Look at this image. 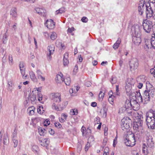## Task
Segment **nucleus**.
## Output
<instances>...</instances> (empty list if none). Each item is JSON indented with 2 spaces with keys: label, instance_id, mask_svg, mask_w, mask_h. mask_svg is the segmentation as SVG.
<instances>
[{
  "label": "nucleus",
  "instance_id": "f257e3e1",
  "mask_svg": "<svg viewBox=\"0 0 155 155\" xmlns=\"http://www.w3.org/2000/svg\"><path fill=\"white\" fill-rule=\"evenodd\" d=\"M146 90L144 91L142 95H141L140 93H139V98H140V102H143L144 104H147L148 103L150 100V96L152 92H154L153 91L150 90V88H152L153 86L150 84L149 81L146 82Z\"/></svg>",
  "mask_w": 155,
  "mask_h": 155
},
{
  "label": "nucleus",
  "instance_id": "f03ea898",
  "mask_svg": "<svg viewBox=\"0 0 155 155\" xmlns=\"http://www.w3.org/2000/svg\"><path fill=\"white\" fill-rule=\"evenodd\" d=\"M135 138L133 133L128 134L124 139V143L125 145L128 147H132L135 144Z\"/></svg>",
  "mask_w": 155,
  "mask_h": 155
},
{
  "label": "nucleus",
  "instance_id": "7ed1b4c3",
  "mask_svg": "<svg viewBox=\"0 0 155 155\" xmlns=\"http://www.w3.org/2000/svg\"><path fill=\"white\" fill-rule=\"evenodd\" d=\"M121 128L123 130L127 131L130 130V128L132 126V121L131 120L123 119L121 120Z\"/></svg>",
  "mask_w": 155,
  "mask_h": 155
},
{
  "label": "nucleus",
  "instance_id": "20e7f679",
  "mask_svg": "<svg viewBox=\"0 0 155 155\" xmlns=\"http://www.w3.org/2000/svg\"><path fill=\"white\" fill-rule=\"evenodd\" d=\"M147 143V146L150 148L154 147V139L152 134L149 133H147L146 134Z\"/></svg>",
  "mask_w": 155,
  "mask_h": 155
},
{
  "label": "nucleus",
  "instance_id": "39448f33",
  "mask_svg": "<svg viewBox=\"0 0 155 155\" xmlns=\"http://www.w3.org/2000/svg\"><path fill=\"white\" fill-rule=\"evenodd\" d=\"M143 26L145 31L147 33H149L151 31L153 25L152 22L148 20L145 21L143 23Z\"/></svg>",
  "mask_w": 155,
  "mask_h": 155
},
{
  "label": "nucleus",
  "instance_id": "423d86ee",
  "mask_svg": "<svg viewBox=\"0 0 155 155\" xmlns=\"http://www.w3.org/2000/svg\"><path fill=\"white\" fill-rule=\"evenodd\" d=\"M146 13L147 17L150 18L153 16V11L150 2H148L146 4Z\"/></svg>",
  "mask_w": 155,
  "mask_h": 155
},
{
  "label": "nucleus",
  "instance_id": "0eeeda50",
  "mask_svg": "<svg viewBox=\"0 0 155 155\" xmlns=\"http://www.w3.org/2000/svg\"><path fill=\"white\" fill-rule=\"evenodd\" d=\"M129 65L131 71L137 69L139 65L138 60L135 58H132L130 62Z\"/></svg>",
  "mask_w": 155,
  "mask_h": 155
},
{
  "label": "nucleus",
  "instance_id": "6e6552de",
  "mask_svg": "<svg viewBox=\"0 0 155 155\" xmlns=\"http://www.w3.org/2000/svg\"><path fill=\"white\" fill-rule=\"evenodd\" d=\"M143 121L140 118H138L137 121L134 122L133 128L134 130L139 131V128H141L142 126Z\"/></svg>",
  "mask_w": 155,
  "mask_h": 155
},
{
  "label": "nucleus",
  "instance_id": "1a4fd4ad",
  "mask_svg": "<svg viewBox=\"0 0 155 155\" xmlns=\"http://www.w3.org/2000/svg\"><path fill=\"white\" fill-rule=\"evenodd\" d=\"M147 124L148 128L153 129L155 127V118H148L146 119Z\"/></svg>",
  "mask_w": 155,
  "mask_h": 155
},
{
  "label": "nucleus",
  "instance_id": "9d476101",
  "mask_svg": "<svg viewBox=\"0 0 155 155\" xmlns=\"http://www.w3.org/2000/svg\"><path fill=\"white\" fill-rule=\"evenodd\" d=\"M141 27H140L137 25L133 26L131 30L133 33H134V35L137 36H140L141 35Z\"/></svg>",
  "mask_w": 155,
  "mask_h": 155
},
{
  "label": "nucleus",
  "instance_id": "9b49d317",
  "mask_svg": "<svg viewBox=\"0 0 155 155\" xmlns=\"http://www.w3.org/2000/svg\"><path fill=\"white\" fill-rule=\"evenodd\" d=\"M152 38L150 40L149 43H148V41H145V45L147 48L149 49V48H151V47L154 49L155 48V37L152 36Z\"/></svg>",
  "mask_w": 155,
  "mask_h": 155
},
{
  "label": "nucleus",
  "instance_id": "f8f14e48",
  "mask_svg": "<svg viewBox=\"0 0 155 155\" xmlns=\"http://www.w3.org/2000/svg\"><path fill=\"white\" fill-rule=\"evenodd\" d=\"M51 98L54 102L59 103L61 101V95L59 93L52 94Z\"/></svg>",
  "mask_w": 155,
  "mask_h": 155
},
{
  "label": "nucleus",
  "instance_id": "ddd939ff",
  "mask_svg": "<svg viewBox=\"0 0 155 155\" xmlns=\"http://www.w3.org/2000/svg\"><path fill=\"white\" fill-rule=\"evenodd\" d=\"M45 25L49 29H53L54 28L55 23L52 19L47 20L45 23Z\"/></svg>",
  "mask_w": 155,
  "mask_h": 155
},
{
  "label": "nucleus",
  "instance_id": "4468645a",
  "mask_svg": "<svg viewBox=\"0 0 155 155\" xmlns=\"http://www.w3.org/2000/svg\"><path fill=\"white\" fill-rule=\"evenodd\" d=\"M47 50L49 51L47 53V57L49 60H51V55L53 54L54 51V47L53 45L48 46Z\"/></svg>",
  "mask_w": 155,
  "mask_h": 155
},
{
  "label": "nucleus",
  "instance_id": "2eb2a0df",
  "mask_svg": "<svg viewBox=\"0 0 155 155\" xmlns=\"http://www.w3.org/2000/svg\"><path fill=\"white\" fill-rule=\"evenodd\" d=\"M146 80L144 76H140L137 78V82H139L137 87L139 88L140 89L142 88L143 86V84L142 82H144Z\"/></svg>",
  "mask_w": 155,
  "mask_h": 155
},
{
  "label": "nucleus",
  "instance_id": "dca6fc26",
  "mask_svg": "<svg viewBox=\"0 0 155 155\" xmlns=\"http://www.w3.org/2000/svg\"><path fill=\"white\" fill-rule=\"evenodd\" d=\"M133 42L136 45H139L141 43L140 36L134 35L132 37Z\"/></svg>",
  "mask_w": 155,
  "mask_h": 155
},
{
  "label": "nucleus",
  "instance_id": "f3484780",
  "mask_svg": "<svg viewBox=\"0 0 155 155\" xmlns=\"http://www.w3.org/2000/svg\"><path fill=\"white\" fill-rule=\"evenodd\" d=\"M39 141L41 143V145L43 146H46L50 143L49 139L48 138L41 139V138H40L39 139Z\"/></svg>",
  "mask_w": 155,
  "mask_h": 155
},
{
  "label": "nucleus",
  "instance_id": "a211bd4d",
  "mask_svg": "<svg viewBox=\"0 0 155 155\" xmlns=\"http://www.w3.org/2000/svg\"><path fill=\"white\" fill-rule=\"evenodd\" d=\"M125 87L127 94L130 95L131 92L132 85L129 82L126 83Z\"/></svg>",
  "mask_w": 155,
  "mask_h": 155
},
{
  "label": "nucleus",
  "instance_id": "6ab92c4d",
  "mask_svg": "<svg viewBox=\"0 0 155 155\" xmlns=\"http://www.w3.org/2000/svg\"><path fill=\"white\" fill-rule=\"evenodd\" d=\"M35 10L38 14L41 15L44 17L46 16V11L45 9L37 8L35 9Z\"/></svg>",
  "mask_w": 155,
  "mask_h": 155
},
{
  "label": "nucleus",
  "instance_id": "aec40b11",
  "mask_svg": "<svg viewBox=\"0 0 155 155\" xmlns=\"http://www.w3.org/2000/svg\"><path fill=\"white\" fill-rule=\"evenodd\" d=\"M154 111L152 109H150L148 112L146 114V118H155V117H154L155 116Z\"/></svg>",
  "mask_w": 155,
  "mask_h": 155
},
{
  "label": "nucleus",
  "instance_id": "412c9836",
  "mask_svg": "<svg viewBox=\"0 0 155 155\" xmlns=\"http://www.w3.org/2000/svg\"><path fill=\"white\" fill-rule=\"evenodd\" d=\"M132 107V104H131V101L129 100H126L124 106V108H125V110H127L129 108H131Z\"/></svg>",
  "mask_w": 155,
  "mask_h": 155
},
{
  "label": "nucleus",
  "instance_id": "4be33fe9",
  "mask_svg": "<svg viewBox=\"0 0 155 155\" xmlns=\"http://www.w3.org/2000/svg\"><path fill=\"white\" fill-rule=\"evenodd\" d=\"M48 130L47 129L46 130L43 128L40 127L38 129V132L40 135L44 136L47 133Z\"/></svg>",
  "mask_w": 155,
  "mask_h": 155
},
{
  "label": "nucleus",
  "instance_id": "5701e85b",
  "mask_svg": "<svg viewBox=\"0 0 155 155\" xmlns=\"http://www.w3.org/2000/svg\"><path fill=\"white\" fill-rule=\"evenodd\" d=\"M10 15L14 18H16L17 17V9L16 8L14 7L11 9L10 11Z\"/></svg>",
  "mask_w": 155,
  "mask_h": 155
},
{
  "label": "nucleus",
  "instance_id": "b1692460",
  "mask_svg": "<svg viewBox=\"0 0 155 155\" xmlns=\"http://www.w3.org/2000/svg\"><path fill=\"white\" fill-rule=\"evenodd\" d=\"M55 80L57 83H61L64 81V78H62L61 75L58 74L56 75Z\"/></svg>",
  "mask_w": 155,
  "mask_h": 155
},
{
  "label": "nucleus",
  "instance_id": "393cba45",
  "mask_svg": "<svg viewBox=\"0 0 155 155\" xmlns=\"http://www.w3.org/2000/svg\"><path fill=\"white\" fill-rule=\"evenodd\" d=\"M3 143L4 145H7L9 143V138L7 134H4L3 137Z\"/></svg>",
  "mask_w": 155,
  "mask_h": 155
},
{
  "label": "nucleus",
  "instance_id": "a878e982",
  "mask_svg": "<svg viewBox=\"0 0 155 155\" xmlns=\"http://www.w3.org/2000/svg\"><path fill=\"white\" fill-rule=\"evenodd\" d=\"M59 107L58 106H56V104L55 103H53L52 105V108H53V107H54V108L56 110H62L63 108L64 107V106H63V105L61 106L60 104L59 105Z\"/></svg>",
  "mask_w": 155,
  "mask_h": 155
},
{
  "label": "nucleus",
  "instance_id": "bb28decb",
  "mask_svg": "<svg viewBox=\"0 0 155 155\" xmlns=\"http://www.w3.org/2000/svg\"><path fill=\"white\" fill-rule=\"evenodd\" d=\"M31 78L33 81L37 82V79L35 75V74L32 71H31L29 73Z\"/></svg>",
  "mask_w": 155,
  "mask_h": 155
},
{
  "label": "nucleus",
  "instance_id": "cd10ccee",
  "mask_svg": "<svg viewBox=\"0 0 155 155\" xmlns=\"http://www.w3.org/2000/svg\"><path fill=\"white\" fill-rule=\"evenodd\" d=\"M120 42V40L119 38H118L116 43L114 44L113 46V48L115 49H117L119 45Z\"/></svg>",
  "mask_w": 155,
  "mask_h": 155
},
{
  "label": "nucleus",
  "instance_id": "c85d7f7f",
  "mask_svg": "<svg viewBox=\"0 0 155 155\" xmlns=\"http://www.w3.org/2000/svg\"><path fill=\"white\" fill-rule=\"evenodd\" d=\"M30 96V99L31 102L35 103L36 101V95H34V94H33L31 95H29V97Z\"/></svg>",
  "mask_w": 155,
  "mask_h": 155
},
{
  "label": "nucleus",
  "instance_id": "c756f323",
  "mask_svg": "<svg viewBox=\"0 0 155 155\" xmlns=\"http://www.w3.org/2000/svg\"><path fill=\"white\" fill-rule=\"evenodd\" d=\"M8 89L11 91H12L13 89V86L14 84L11 81H8Z\"/></svg>",
  "mask_w": 155,
  "mask_h": 155
},
{
  "label": "nucleus",
  "instance_id": "7c9ffc66",
  "mask_svg": "<svg viewBox=\"0 0 155 155\" xmlns=\"http://www.w3.org/2000/svg\"><path fill=\"white\" fill-rule=\"evenodd\" d=\"M42 97L43 95L41 93H38L37 95L38 100L41 103H43L44 102V101H42Z\"/></svg>",
  "mask_w": 155,
  "mask_h": 155
},
{
  "label": "nucleus",
  "instance_id": "2f4dec72",
  "mask_svg": "<svg viewBox=\"0 0 155 155\" xmlns=\"http://www.w3.org/2000/svg\"><path fill=\"white\" fill-rule=\"evenodd\" d=\"M64 81L66 85H69L70 84L71 81L69 77H68L66 78L65 79H64Z\"/></svg>",
  "mask_w": 155,
  "mask_h": 155
},
{
  "label": "nucleus",
  "instance_id": "473e14b6",
  "mask_svg": "<svg viewBox=\"0 0 155 155\" xmlns=\"http://www.w3.org/2000/svg\"><path fill=\"white\" fill-rule=\"evenodd\" d=\"M65 12V8L64 7H62L60 8L58 10L56 11V14H58L60 13L61 14Z\"/></svg>",
  "mask_w": 155,
  "mask_h": 155
},
{
  "label": "nucleus",
  "instance_id": "72a5a7b5",
  "mask_svg": "<svg viewBox=\"0 0 155 155\" xmlns=\"http://www.w3.org/2000/svg\"><path fill=\"white\" fill-rule=\"evenodd\" d=\"M7 32V30L6 31V33L4 34L3 36L2 41L3 42L4 44H5L6 43L7 41V40L8 36L6 35V33Z\"/></svg>",
  "mask_w": 155,
  "mask_h": 155
},
{
  "label": "nucleus",
  "instance_id": "f704fd0d",
  "mask_svg": "<svg viewBox=\"0 0 155 155\" xmlns=\"http://www.w3.org/2000/svg\"><path fill=\"white\" fill-rule=\"evenodd\" d=\"M57 37V35L56 33L53 32L50 35V38L52 40H54Z\"/></svg>",
  "mask_w": 155,
  "mask_h": 155
},
{
  "label": "nucleus",
  "instance_id": "c9c22d12",
  "mask_svg": "<svg viewBox=\"0 0 155 155\" xmlns=\"http://www.w3.org/2000/svg\"><path fill=\"white\" fill-rule=\"evenodd\" d=\"M37 111L38 113L41 114H42L44 111V110H43V107L40 106L39 108H38Z\"/></svg>",
  "mask_w": 155,
  "mask_h": 155
},
{
  "label": "nucleus",
  "instance_id": "e433bc0d",
  "mask_svg": "<svg viewBox=\"0 0 155 155\" xmlns=\"http://www.w3.org/2000/svg\"><path fill=\"white\" fill-rule=\"evenodd\" d=\"M70 113L71 115H77L78 114V111L77 109H74L71 110Z\"/></svg>",
  "mask_w": 155,
  "mask_h": 155
},
{
  "label": "nucleus",
  "instance_id": "4c0bfd02",
  "mask_svg": "<svg viewBox=\"0 0 155 155\" xmlns=\"http://www.w3.org/2000/svg\"><path fill=\"white\" fill-rule=\"evenodd\" d=\"M9 63L10 65H12L13 64V58L12 55H9L8 56Z\"/></svg>",
  "mask_w": 155,
  "mask_h": 155
},
{
  "label": "nucleus",
  "instance_id": "58836bf2",
  "mask_svg": "<svg viewBox=\"0 0 155 155\" xmlns=\"http://www.w3.org/2000/svg\"><path fill=\"white\" fill-rule=\"evenodd\" d=\"M104 96V93L102 92L101 91L100 92L99 94V100L102 101Z\"/></svg>",
  "mask_w": 155,
  "mask_h": 155
},
{
  "label": "nucleus",
  "instance_id": "ea45409f",
  "mask_svg": "<svg viewBox=\"0 0 155 155\" xmlns=\"http://www.w3.org/2000/svg\"><path fill=\"white\" fill-rule=\"evenodd\" d=\"M114 96H113L111 95L108 98L109 102L111 104H112L113 103L114 99Z\"/></svg>",
  "mask_w": 155,
  "mask_h": 155
},
{
  "label": "nucleus",
  "instance_id": "a19ab883",
  "mask_svg": "<svg viewBox=\"0 0 155 155\" xmlns=\"http://www.w3.org/2000/svg\"><path fill=\"white\" fill-rule=\"evenodd\" d=\"M145 1L144 0H141L140 1L138 7H144L145 4Z\"/></svg>",
  "mask_w": 155,
  "mask_h": 155
},
{
  "label": "nucleus",
  "instance_id": "79ce46f5",
  "mask_svg": "<svg viewBox=\"0 0 155 155\" xmlns=\"http://www.w3.org/2000/svg\"><path fill=\"white\" fill-rule=\"evenodd\" d=\"M94 141V137L92 136H90L88 138L87 143H90Z\"/></svg>",
  "mask_w": 155,
  "mask_h": 155
},
{
  "label": "nucleus",
  "instance_id": "37998d69",
  "mask_svg": "<svg viewBox=\"0 0 155 155\" xmlns=\"http://www.w3.org/2000/svg\"><path fill=\"white\" fill-rule=\"evenodd\" d=\"M138 11L139 13V14L140 15H142L143 12L144 11V7H138Z\"/></svg>",
  "mask_w": 155,
  "mask_h": 155
},
{
  "label": "nucleus",
  "instance_id": "c03bdc74",
  "mask_svg": "<svg viewBox=\"0 0 155 155\" xmlns=\"http://www.w3.org/2000/svg\"><path fill=\"white\" fill-rule=\"evenodd\" d=\"M14 143L13 147L15 148L17 146L18 144V140L15 139H12Z\"/></svg>",
  "mask_w": 155,
  "mask_h": 155
},
{
  "label": "nucleus",
  "instance_id": "a18cd8bd",
  "mask_svg": "<svg viewBox=\"0 0 155 155\" xmlns=\"http://www.w3.org/2000/svg\"><path fill=\"white\" fill-rule=\"evenodd\" d=\"M78 65L76 64L74 68L73 72V74H76L78 71Z\"/></svg>",
  "mask_w": 155,
  "mask_h": 155
},
{
  "label": "nucleus",
  "instance_id": "49530a36",
  "mask_svg": "<svg viewBox=\"0 0 155 155\" xmlns=\"http://www.w3.org/2000/svg\"><path fill=\"white\" fill-rule=\"evenodd\" d=\"M69 61L68 58H63V64L65 66L67 65L69 63Z\"/></svg>",
  "mask_w": 155,
  "mask_h": 155
},
{
  "label": "nucleus",
  "instance_id": "de8ad7c7",
  "mask_svg": "<svg viewBox=\"0 0 155 155\" xmlns=\"http://www.w3.org/2000/svg\"><path fill=\"white\" fill-rule=\"evenodd\" d=\"M117 82V79L116 77H112L110 82L112 84H115Z\"/></svg>",
  "mask_w": 155,
  "mask_h": 155
},
{
  "label": "nucleus",
  "instance_id": "09e8293b",
  "mask_svg": "<svg viewBox=\"0 0 155 155\" xmlns=\"http://www.w3.org/2000/svg\"><path fill=\"white\" fill-rule=\"evenodd\" d=\"M54 125L55 127L58 128H60L61 127V124L58 122L55 123Z\"/></svg>",
  "mask_w": 155,
  "mask_h": 155
},
{
  "label": "nucleus",
  "instance_id": "8fccbe9b",
  "mask_svg": "<svg viewBox=\"0 0 155 155\" xmlns=\"http://www.w3.org/2000/svg\"><path fill=\"white\" fill-rule=\"evenodd\" d=\"M117 143V137H116L113 140V146L114 147H115L116 144Z\"/></svg>",
  "mask_w": 155,
  "mask_h": 155
},
{
  "label": "nucleus",
  "instance_id": "3c124183",
  "mask_svg": "<svg viewBox=\"0 0 155 155\" xmlns=\"http://www.w3.org/2000/svg\"><path fill=\"white\" fill-rule=\"evenodd\" d=\"M50 124V121L49 120L47 119L45 121L44 123V125L45 126H47L49 125Z\"/></svg>",
  "mask_w": 155,
  "mask_h": 155
},
{
  "label": "nucleus",
  "instance_id": "603ef678",
  "mask_svg": "<svg viewBox=\"0 0 155 155\" xmlns=\"http://www.w3.org/2000/svg\"><path fill=\"white\" fill-rule=\"evenodd\" d=\"M101 113L103 112V115L105 116V117L107 115V111L106 109L104 108L103 110H101V111L100 112Z\"/></svg>",
  "mask_w": 155,
  "mask_h": 155
},
{
  "label": "nucleus",
  "instance_id": "864d4df0",
  "mask_svg": "<svg viewBox=\"0 0 155 155\" xmlns=\"http://www.w3.org/2000/svg\"><path fill=\"white\" fill-rule=\"evenodd\" d=\"M116 94L117 95H119L120 94L119 90V86L118 85H116Z\"/></svg>",
  "mask_w": 155,
  "mask_h": 155
},
{
  "label": "nucleus",
  "instance_id": "5fc2aeb1",
  "mask_svg": "<svg viewBox=\"0 0 155 155\" xmlns=\"http://www.w3.org/2000/svg\"><path fill=\"white\" fill-rule=\"evenodd\" d=\"M79 88V87H78L77 86L76 87V91H74V92L73 91V88H72L71 90H70V92H71V91H72V93H76L78 90Z\"/></svg>",
  "mask_w": 155,
  "mask_h": 155
},
{
  "label": "nucleus",
  "instance_id": "6e6d98bb",
  "mask_svg": "<svg viewBox=\"0 0 155 155\" xmlns=\"http://www.w3.org/2000/svg\"><path fill=\"white\" fill-rule=\"evenodd\" d=\"M49 133L51 135L54 134V131L52 129L50 128L48 130Z\"/></svg>",
  "mask_w": 155,
  "mask_h": 155
},
{
  "label": "nucleus",
  "instance_id": "4d7b16f0",
  "mask_svg": "<svg viewBox=\"0 0 155 155\" xmlns=\"http://www.w3.org/2000/svg\"><path fill=\"white\" fill-rule=\"evenodd\" d=\"M81 20L83 22H86L87 21L88 19L87 18L85 17H84L82 18Z\"/></svg>",
  "mask_w": 155,
  "mask_h": 155
},
{
  "label": "nucleus",
  "instance_id": "13d9d810",
  "mask_svg": "<svg viewBox=\"0 0 155 155\" xmlns=\"http://www.w3.org/2000/svg\"><path fill=\"white\" fill-rule=\"evenodd\" d=\"M91 84V83L90 81H87L85 83V85L87 87H89Z\"/></svg>",
  "mask_w": 155,
  "mask_h": 155
},
{
  "label": "nucleus",
  "instance_id": "bf43d9fd",
  "mask_svg": "<svg viewBox=\"0 0 155 155\" xmlns=\"http://www.w3.org/2000/svg\"><path fill=\"white\" fill-rule=\"evenodd\" d=\"M17 130L15 129V130H14V132H13V138L12 139H15V137L16 136V134H17Z\"/></svg>",
  "mask_w": 155,
  "mask_h": 155
},
{
  "label": "nucleus",
  "instance_id": "052dcab7",
  "mask_svg": "<svg viewBox=\"0 0 155 155\" xmlns=\"http://www.w3.org/2000/svg\"><path fill=\"white\" fill-rule=\"evenodd\" d=\"M38 78L39 79H41L43 81H44L45 79V77H42L41 75L38 76Z\"/></svg>",
  "mask_w": 155,
  "mask_h": 155
},
{
  "label": "nucleus",
  "instance_id": "680f3d73",
  "mask_svg": "<svg viewBox=\"0 0 155 155\" xmlns=\"http://www.w3.org/2000/svg\"><path fill=\"white\" fill-rule=\"evenodd\" d=\"M19 66L20 69H21L22 68H24V64L23 62H20Z\"/></svg>",
  "mask_w": 155,
  "mask_h": 155
},
{
  "label": "nucleus",
  "instance_id": "e2e57ef3",
  "mask_svg": "<svg viewBox=\"0 0 155 155\" xmlns=\"http://www.w3.org/2000/svg\"><path fill=\"white\" fill-rule=\"evenodd\" d=\"M20 70L21 71V73L22 74V75L23 76L25 75V70H23V69H20Z\"/></svg>",
  "mask_w": 155,
  "mask_h": 155
},
{
  "label": "nucleus",
  "instance_id": "0e129e2a",
  "mask_svg": "<svg viewBox=\"0 0 155 155\" xmlns=\"http://www.w3.org/2000/svg\"><path fill=\"white\" fill-rule=\"evenodd\" d=\"M91 105L94 107H95L97 106V103L96 102H92L91 104Z\"/></svg>",
  "mask_w": 155,
  "mask_h": 155
},
{
  "label": "nucleus",
  "instance_id": "69168bd1",
  "mask_svg": "<svg viewBox=\"0 0 155 155\" xmlns=\"http://www.w3.org/2000/svg\"><path fill=\"white\" fill-rule=\"evenodd\" d=\"M37 73L38 74V76L42 74L41 71L40 70H38L37 71Z\"/></svg>",
  "mask_w": 155,
  "mask_h": 155
},
{
  "label": "nucleus",
  "instance_id": "338daca9",
  "mask_svg": "<svg viewBox=\"0 0 155 155\" xmlns=\"http://www.w3.org/2000/svg\"><path fill=\"white\" fill-rule=\"evenodd\" d=\"M6 61V57H5V56H4V57L2 58V63H5Z\"/></svg>",
  "mask_w": 155,
  "mask_h": 155
},
{
  "label": "nucleus",
  "instance_id": "774afa93",
  "mask_svg": "<svg viewBox=\"0 0 155 155\" xmlns=\"http://www.w3.org/2000/svg\"><path fill=\"white\" fill-rule=\"evenodd\" d=\"M68 53H65V54H64V58H68Z\"/></svg>",
  "mask_w": 155,
  "mask_h": 155
}]
</instances>
